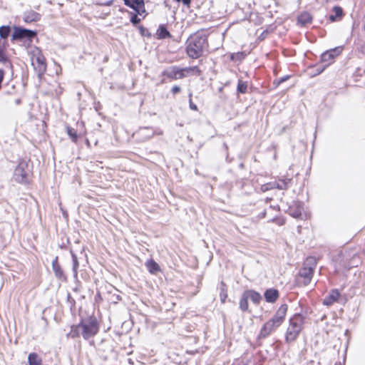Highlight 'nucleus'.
Returning a JSON list of instances; mask_svg holds the SVG:
<instances>
[{
	"mask_svg": "<svg viewBox=\"0 0 365 365\" xmlns=\"http://www.w3.org/2000/svg\"><path fill=\"white\" fill-rule=\"evenodd\" d=\"M98 331V324L95 319H89L82 321L78 325L71 327L68 336L71 339L80 338L88 340L94 336Z\"/></svg>",
	"mask_w": 365,
	"mask_h": 365,
	"instance_id": "f257e3e1",
	"label": "nucleus"
},
{
	"mask_svg": "<svg viewBox=\"0 0 365 365\" xmlns=\"http://www.w3.org/2000/svg\"><path fill=\"white\" fill-rule=\"evenodd\" d=\"M207 43L205 36L194 34L187 41L186 51L192 58H197L202 56Z\"/></svg>",
	"mask_w": 365,
	"mask_h": 365,
	"instance_id": "f03ea898",
	"label": "nucleus"
},
{
	"mask_svg": "<svg viewBox=\"0 0 365 365\" xmlns=\"http://www.w3.org/2000/svg\"><path fill=\"white\" fill-rule=\"evenodd\" d=\"M316 265L317 260L315 257H309L306 259L303 264V267L299 272L297 282L299 284L307 286L310 283Z\"/></svg>",
	"mask_w": 365,
	"mask_h": 365,
	"instance_id": "7ed1b4c3",
	"label": "nucleus"
},
{
	"mask_svg": "<svg viewBox=\"0 0 365 365\" xmlns=\"http://www.w3.org/2000/svg\"><path fill=\"white\" fill-rule=\"evenodd\" d=\"M304 324V317L301 314L294 315L289 321L286 338L287 341H294L300 333Z\"/></svg>",
	"mask_w": 365,
	"mask_h": 365,
	"instance_id": "20e7f679",
	"label": "nucleus"
},
{
	"mask_svg": "<svg viewBox=\"0 0 365 365\" xmlns=\"http://www.w3.org/2000/svg\"><path fill=\"white\" fill-rule=\"evenodd\" d=\"M29 175V171L25 169V165L20 163L14 170V178L18 182L26 183L28 182Z\"/></svg>",
	"mask_w": 365,
	"mask_h": 365,
	"instance_id": "39448f33",
	"label": "nucleus"
},
{
	"mask_svg": "<svg viewBox=\"0 0 365 365\" xmlns=\"http://www.w3.org/2000/svg\"><path fill=\"white\" fill-rule=\"evenodd\" d=\"M36 36V32L31 30L22 29V28H15L14 31L12 34V38L14 40L16 39H23L25 38H31Z\"/></svg>",
	"mask_w": 365,
	"mask_h": 365,
	"instance_id": "423d86ee",
	"label": "nucleus"
},
{
	"mask_svg": "<svg viewBox=\"0 0 365 365\" xmlns=\"http://www.w3.org/2000/svg\"><path fill=\"white\" fill-rule=\"evenodd\" d=\"M163 75L166 76L170 79H181L184 78V73L182 68L178 66H170L163 72Z\"/></svg>",
	"mask_w": 365,
	"mask_h": 365,
	"instance_id": "0eeeda50",
	"label": "nucleus"
},
{
	"mask_svg": "<svg viewBox=\"0 0 365 365\" xmlns=\"http://www.w3.org/2000/svg\"><path fill=\"white\" fill-rule=\"evenodd\" d=\"M341 48L336 47L333 49H330L323 53L321 56L322 62H329L334 59L336 56H339L341 52Z\"/></svg>",
	"mask_w": 365,
	"mask_h": 365,
	"instance_id": "6e6552de",
	"label": "nucleus"
},
{
	"mask_svg": "<svg viewBox=\"0 0 365 365\" xmlns=\"http://www.w3.org/2000/svg\"><path fill=\"white\" fill-rule=\"evenodd\" d=\"M340 296V294L337 289H333L331 291V292L327 295L323 300V304L326 306H331L334 302H336L339 297Z\"/></svg>",
	"mask_w": 365,
	"mask_h": 365,
	"instance_id": "1a4fd4ad",
	"label": "nucleus"
},
{
	"mask_svg": "<svg viewBox=\"0 0 365 365\" xmlns=\"http://www.w3.org/2000/svg\"><path fill=\"white\" fill-rule=\"evenodd\" d=\"M52 269L56 277L58 279L64 278L63 271L58 264V258L57 256L52 261Z\"/></svg>",
	"mask_w": 365,
	"mask_h": 365,
	"instance_id": "9d476101",
	"label": "nucleus"
},
{
	"mask_svg": "<svg viewBox=\"0 0 365 365\" xmlns=\"http://www.w3.org/2000/svg\"><path fill=\"white\" fill-rule=\"evenodd\" d=\"M33 64L36 66V68L38 70L39 73H43L46 71V59L42 55L37 56Z\"/></svg>",
	"mask_w": 365,
	"mask_h": 365,
	"instance_id": "9b49d317",
	"label": "nucleus"
},
{
	"mask_svg": "<svg viewBox=\"0 0 365 365\" xmlns=\"http://www.w3.org/2000/svg\"><path fill=\"white\" fill-rule=\"evenodd\" d=\"M11 33V28L9 26H2L0 27V40L4 43V52H6V40Z\"/></svg>",
	"mask_w": 365,
	"mask_h": 365,
	"instance_id": "f8f14e48",
	"label": "nucleus"
},
{
	"mask_svg": "<svg viewBox=\"0 0 365 365\" xmlns=\"http://www.w3.org/2000/svg\"><path fill=\"white\" fill-rule=\"evenodd\" d=\"M264 297L267 302L273 303L279 297V292L275 289H269L264 292Z\"/></svg>",
	"mask_w": 365,
	"mask_h": 365,
	"instance_id": "ddd939ff",
	"label": "nucleus"
},
{
	"mask_svg": "<svg viewBox=\"0 0 365 365\" xmlns=\"http://www.w3.org/2000/svg\"><path fill=\"white\" fill-rule=\"evenodd\" d=\"M292 179L285 178L279 179L278 181H274L275 188L279 190H287L291 184Z\"/></svg>",
	"mask_w": 365,
	"mask_h": 365,
	"instance_id": "4468645a",
	"label": "nucleus"
},
{
	"mask_svg": "<svg viewBox=\"0 0 365 365\" xmlns=\"http://www.w3.org/2000/svg\"><path fill=\"white\" fill-rule=\"evenodd\" d=\"M245 294L247 295V298L255 304H259L262 299L260 294L254 290L245 291Z\"/></svg>",
	"mask_w": 365,
	"mask_h": 365,
	"instance_id": "2eb2a0df",
	"label": "nucleus"
},
{
	"mask_svg": "<svg viewBox=\"0 0 365 365\" xmlns=\"http://www.w3.org/2000/svg\"><path fill=\"white\" fill-rule=\"evenodd\" d=\"M274 329L272 327V325L267 322L263 327L261 329L260 332L259 334V339H264L267 336H268Z\"/></svg>",
	"mask_w": 365,
	"mask_h": 365,
	"instance_id": "dca6fc26",
	"label": "nucleus"
},
{
	"mask_svg": "<svg viewBox=\"0 0 365 365\" xmlns=\"http://www.w3.org/2000/svg\"><path fill=\"white\" fill-rule=\"evenodd\" d=\"M182 71L184 73V78L189 75L195 74L197 76H200L201 74V71L198 68L197 66L182 68Z\"/></svg>",
	"mask_w": 365,
	"mask_h": 365,
	"instance_id": "f3484780",
	"label": "nucleus"
},
{
	"mask_svg": "<svg viewBox=\"0 0 365 365\" xmlns=\"http://www.w3.org/2000/svg\"><path fill=\"white\" fill-rule=\"evenodd\" d=\"M26 22L37 21L40 19V14L35 11H29L26 13L24 16Z\"/></svg>",
	"mask_w": 365,
	"mask_h": 365,
	"instance_id": "a211bd4d",
	"label": "nucleus"
},
{
	"mask_svg": "<svg viewBox=\"0 0 365 365\" xmlns=\"http://www.w3.org/2000/svg\"><path fill=\"white\" fill-rule=\"evenodd\" d=\"M138 134L144 138V140H147L150 138L153 135L154 132L152 129L149 128H144L139 130Z\"/></svg>",
	"mask_w": 365,
	"mask_h": 365,
	"instance_id": "6ab92c4d",
	"label": "nucleus"
},
{
	"mask_svg": "<svg viewBox=\"0 0 365 365\" xmlns=\"http://www.w3.org/2000/svg\"><path fill=\"white\" fill-rule=\"evenodd\" d=\"M145 264L151 274H156L160 270L159 265L153 259L148 260Z\"/></svg>",
	"mask_w": 365,
	"mask_h": 365,
	"instance_id": "aec40b11",
	"label": "nucleus"
},
{
	"mask_svg": "<svg viewBox=\"0 0 365 365\" xmlns=\"http://www.w3.org/2000/svg\"><path fill=\"white\" fill-rule=\"evenodd\" d=\"M71 257H72V261H73V277L75 278H77L78 276V269L79 267V262L78 259V257L76 254H74L73 252H71Z\"/></svg>",
	"mask_w": 365,
	"mask_h": 365,
	"instance_id": "412c9836",
	"label": "nucleus"
},
{
	"mask_svg": "<svg viewBox=\"0 0 365 365\" xmlns=\"http://www.w3.org/2000/svg\"><path fill=\"white\" fill-rule=\"evenodd\" d=\"M248 298L245 292L242 294L240 300V308L242 311L245 312L248 310Z\"/></svg>",
	"mask_w": 365,
	"mask_h": 365,
	"instance_id": "4be33fe9",
	"label": "nucleus"
},
{
	"mask_svg": "<svg viewBox=\"0 0 365 365\" xmlns=\"http://www.w3.org/2000/svg\"><path fill=\"white\" fill-rule=\"evenodd\" d=\"M287 312V305L286 304H283L279 307L275 314L278 317V318H281L284 321Z\"/></svg>",
	"mask_w": 365,
	"mask_h": 365,
	"instance_id": "5701e85b",
	"label": "nucleus"
},
{
	"mask_svg": "<svg viewBox=\"0 0 365 365\" xmlns=\"http://www.w3.org/2000/svg\"><path fill=\"white\" fill-rule=\"evenodd\" d=\"M283 322L284 321L281 318H278L276 314H274V317L268 321L274 329L279 327Z\"/></svg>",
	"mask_w": 365,
	"mask_h": 365,
	"instance_id": "b1692460",
	"label": "nucleus"
},
{
	"mask_svg": "<svg viewBox=\"0 0 365 365\" xmlns=\"http://www.w3.org/2000/svg\"><path fill=\"white\" fill-rule=\"evenodd\" d=\"M29 365H39L41 360L35 353H31L28 357Z\"/></svg>",
	"mask_w": 365,
	"mask_h": 365,
	"instance_id": "393cba45",
	"label": "nucleus"
},
{
	"mask_svg": "<svg viewBox=\"0 0 365 365\" xmlns=\"http://www.w3.org/2000/svg\"><path fill=\"white\" fill-rule=\"evenodd\" d=\"M333 11L334 12V15H331L329 16V19L331 21H336L337 17H341L342 16L343 11L341 8L339 6H334L333 8Z\"/></svg>",
	"mask_w": 365,
	"mask_h": 365,
	"instance_id": "a878e982",
	"label": "nucleus"
},
{
	"mask_svg": "<svg viewBox=\"0 0 365 365\" xmlns=\"http://www.w3.org/2000/svg\"><path fill=\"white\" fill-rule=\"evenodd\" d=\"M298 21L304 25L312 21V17L308 13H304L299 16Z\"/></svg>",
	"mask_w": 365,
	"mask_h": 365,
	"instance_id": "bb28decb",
	"label": "nucleus"
},
{
	"mask_svg": "<svg viewBox=\"0 0 365 365\" xmlns=\"http://www.w3.org/2000/svg\"><path fill=\"white\" fill-rule=\"evenodd\" d=\"M144 0H124V3L126 6L135 9L138 5L143 4Z\"/></svg>",
	"mask_w": 365,
	"mask_h": 365,
	"instance_id": "cd10ccee",
	"label": "nucleus"
},
{
	"mask_svg": "<svg viewBox=\"0 0 365 365\" xmlns=\"http://www.w3.org/2000/svg\"><path fill=\"white\" fill-rule=\"evenodd\" d=\"M220 297L221 302L222 303H225V302L227 297V290H226V286L223 282H221V284H220Z\"/></svg>",
	"mask_w": 365,
	"mask_h": 365,
	"instance_id": "c85d7f7f",
	"label": "nucleus"
},
{
	"mask_svg": "<svg viewBox=\"0 0 365 365\" xmlns=\"http://www.w3.org/2000/svg\"><path fill=\"white\" fill-rule=\"evenodd\" d=\"M247 82L242 81V80H239L237 83V91L241 93H245L247 92Z\"/></svg>",
	"mask_w": 365,
	"mask_h": 365,
	"instance_id": "c756f323",
	"label": "nucleus"
},
{
	"mask_svg": "<svg viewBox=\"0 0 365 365\" xmlns=\"http://www.w3.org/2000/svg\"><path fill=\"white\" fill-rule=\"evenodd\" d=\"M7 61V56L6 52H4V43L0 40V63H5Z\"/></svg>",
	"mask_w": 365,
	"mask_h": 365,
	"instance_id": "7c9ffc66",
	"label": "nucleus"
},
{
	"mask_svg": "<svg viewBox=\"0 0 365 365\" xmlns=\"http://www.w3.org/2000/svg\"><path fill=\"white\" fill-rule=\"evenodd\" d=\"M275 188V184L274 182H268V183H265L264 185H262L260 187V190L262 192H267L269 190H272Z\"/></svg>",
	"mask_w": 365,
	"mask_h": 365,
	"instance_id": "2f4dec72",
	"label": "nucleus"
},
{
	"mask_svg": "<svg viewBox=\"0 0 365 365\" xmlns=\"http://www.w3.org/2000/svg\"><path fill=\"white\" fill-rule=\"evenodd\" d=\"M138 15L145 16L146 12L144 7V3L140 5H138L135 9H133Z\"/></svg>",
	"mask_w": 365,
	"mask_h": 365,
	"instance_id": "473e14b6",
	"label": "nucleus"
},
{
	"mask_svg": "<svg viewBox=\"0 0 365 365\" xmlns=\"http://www.w3.org/2000/svg\"><path fill=\"white\" fill-rule=\"evenodd\" d=\"M159 36L160 38H165L166 37L170 36V33L165 27L160 26Z\"/></svg>",
	"mask_w": 365,
	"mask_h": 365,
	"instance_id": "72a5a7b5",
	"label": "nucleus"
},
{
	"mask_svg": "<svg viewBox=\"0 0 365 365\" xmlns=\"http://www.w3.org/2000/svg\"><path fill=\"white\" fill-rule=\"evenodd\" d=\"M68 134L72 138L73 141H76L78 136L76 131L73 128H68Z\"/></svg>",
	"mask_w": 365,
	"mask_h": 365,
	"instance_id": "f704fd0d",
	"label": "nucleus"
},
{
	"mask_svg": "<svg viewBox=\"0 0 365 365\" xmlns=\"http://www.w3.org/2000/svg\"><path fill=\"white\" fill-rule=\"evenodd\" d=\"M96 4L101 6H110L113 0H94Z\"/></svg>",
	"mask_w": 365,
	"mask_h": 365,
	"instance_id": "c9c22d12",
	"label": "nucleus"
},
{
	"mask_svg": "<svg viewBox=\"0 0 365 365\" xmlns=\"http://www.w3.org/2000/svg\"><path fill=\"white\" fill-rule=\"evenodd\" d=\"M302 208L300 207H298L296 210L293 211L292 212V215L295 217V218H299L302 217Z\"/></svg>",
	"mask_w": 365,
	"mask_h": 365,
	"instance_id": "e433bc0d",
	"label": "nucleus"
},
{
	"mask_svg": "<svg viewBox=\"0 0 365 365\" xmlns=\"http://www.w3.org/2000/svg\"><path fill=\"white\" fill-rule=\"evenodd\" d=\"M191 98H192V93H190L189 94V106H190V108L191 110H197V106L195 103H192Z\"/></svg>",
	"mask_w": 365,
	"mask_h": 365,
	"instance_id": "4c0bfd02",
	"label": "nucleus"
},
{
	"mask_svg": "<svg viewBox=\"0 0 365 365\" xmlns=\"http://www.w3.org/2000/svg\"><path fill=\"white\" fill-rule=\"evenodd\" d=\"M130 21H131L134 25H135V24H138V23H140V18H138V16L136 14H135V15H133V16H131V18H130Z\"/></svg>",
	"mask_w": 365,
	"mask_h": 365,
	"instance_id": "58836bf2",
	"label": "nucleus"
},
{
	"mask_svg": "<svg viewBox=\"0 0 365 365\" xmlns=\"http://www.w3.org/2000/svg\"><path fill=\"white\" fill-rule=\"evenodd\" d=\"M180 91H181V88L178 86H174L171 89V91L173 94H177V93H180Z\"/></svg>",
	"mask_w": 365,
	"mask_h": 365,
	"instance_id": "ea45409f",
	"label": "nucleus"
},
{
	"mask_svg": "<svg viewBox=\"0 0 365 365\" xmlns=\"http://www.w3.org/2000/svg\"><path fill=\"white\" fill-rule=\"evenodd\" d=\"M324 70V68H317L316 69V73L314 74V76L320 74Z\"/></svg>",
	"mask_w": 365,
	"mask_h": 365,
	"instance_id": "a19ab883",
	"label": "nucleus"
},
{
	"mask_svg": "<svg viewBox=\"0 0 365 365\" xmlns=\"http://www.w3.org/2000/svg\"><path fill=\"white\" fill-rule=\"evenodd\" d=\"M180 2L182 1L185 5H189L190 4L191 0H176Z\"/></svg>",
	"mask_w": 365,
	"mask_h": 365,
	"instance_id": "79ce46f5",
	"label": "nucleus"
},
{
	"mask_svg": "<svg viewBox=\"0 0 365 365\" xmlns=\"http://www.w3.org/2000/svg\"><path fill=\"white\" fill-rule=\"evenodd\" d=\"M288 78H289V76H287L282 77V78H281L279 80L278 83H282V82H284V81H287V79H288Z\"/></svg>",
	"mask_w": 365,
	"mask_h": 365,
	"instance_id": "37998d69",
	"label": "nucleus"
},
{
	"mask_svg": "<svg viewBox=\"0 0 365 365\" xmlns=\"http://www.w3.org/2000/svg\"><path fill=\"white\" fill-rule=\"evenodd\" d=\"M186 352L187 354H195V353H197L198 351L197 350H187Z\"/></svg>",
	"mask_w": 365,
	"mask_h": 365,
	"instance_id": "c03bdc74",
	"label": "nucleus"
},
{
	"mask_svg": "<svg viewBox=\"0 0 365 365\" xmlns=\"http://www.w3.org/2000/svg\"><path fill=\"white\" fill-rule=\"evenodd\" d=\"M347 348H348V346H347V344H346V346L344 347L345 351H346Z\"/></svg>",
	"mask_w": 365,
	"mask_h": 365,
	"instance_id": "a18cd8bd",
	"label": "nucleus"
},
{
	"mask_svg": "<svg viewBox=\"0 0 365 365\" xmlns=\"http://www.w3.org/2000/svg\"><path fill=\"white\" fill-rule=\"evenodd\" d=\"M335 365H341V363H340V362H339V363H337V362H336V363L335 364Z\"/></svg>",
	"mask_w": 365,
	"mask_h": 365,
	"instance_id": "49530a36",
	"label": "nucleus"
},
{
	"mask_svg": "<svg viewBox=\"0 0 365 365\" xmlns=\"http://www.w3.org/2000/svg\"><path fill=\"white\" fill-rule=\"evenodd\" d=\"M19 102H20V100H17V101H16V103H19Z\"/></svg>",
	"mask_w": 365,
	"mask_h": 365,
	"instance_id": "de8ad7c7",
	"label": "nucleus"
}]
</instances>
